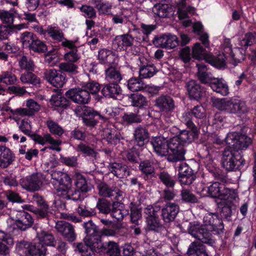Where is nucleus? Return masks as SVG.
<instances>
[{"label": "nucleus", "instance_id": "de8ad7c7", "mask_svg": "<svg viewBox=\"0 0 256 256\" xmlns=\"http://www.w3.org/2000/svg\"><path fill=\"white\" fill-rule=\"evenodd\" d=\"M156 72V68L153 65L142 66L139 70L140 77L141 78H150L154 76Z\"/></svg>", "mask_w": 256, "mask_h": 256}, {"label": "nucleus", "instance_id": "bb28decb", "mask_svg": "<svg viewBox=\"0 0 256 256\" xmlns=\"http://www.w3.org/2000/svg\"><path fill=\"white\" fill-rule=\"evenodd\" d=\"M89 3L94 5L100 15L111 14L112 4L102 0H89Z\"/></svg>", "mask_w": 256, "mask_h": 256}, {"label": "nucleus", "instance_id": "3c124183", "mask_svg": "<svg viewBox=\"0 0 256 256\" xmlns=\"http://www.w3.org/2000/svg\"><path fill=\"white\" fill-rule=\"evenodd\" d=\"M82 15L88 19H94L96 18V11L95 8L90 5L82 4L78 7Z\"/></svg>", "mask_w": 256, "mask_h": 256}, {"label": "nucleus", "instance_id": "c756f323", "mask_svg": "<svg viewBox=\"0 0 256 256\" xmlns=\"http://www.w3.org/2000/svg\"><path fill=\"white\" fill-rule=\"evenodd\" d=\"M188 254V256H209L205 246L200 242H194L190 246Z\"/></svg>", "mask_w": 256, "mask_h": 256}, {"label": "nucleus", "instance_id": "37998d69", "mask_svg": "<svg viewBox=\"0 0 256 256\" xmlns=\"http://www.w3.org/2000/svg\"><path fill=\"white\" fill-rule=\"evenodd\" d=\"M139 169L145 174V177L153 176L154 174V168L152 163L148 160L141 162L139 165Z\"/></svg>", "mask_w": 256, "mask_h": 256}, {"label": "nucleus", "instance_id": "39448f33", "mask_svg": "<svg viewBox=\"0 0 256 256\" xmlns=\"http://www.w3.org/2000/svg\"><path fill=\"white\" fill-rule=\"evenodd\" d=\"M84 244H74L76 250L82 256H94L102 247L100 232L86 236L84 239Z\"/></svg>", "mask_w": 256, "mask_h": 256}, {"label": "nucleus", "instance_id": "338daca9", "mask_svg": "<svg viewBox=\"0 0 256 256\" xmlns=\"http://www.w3.org/2000/svg\"><path fill=\"white\" fill-rule=\"evenodd\" d=\"M80 56L78 53V50H74L66 52L64 56V58L66 62H70L74 64L80 58Z\"/></svg>", "mask_w": 256, "mask_h": 256}, {"label": "nucleus", "instance_id": "13d9d810", "mask_svg": "<svg viewBox=\"0 0 256 256\" xmlns=\"http://www.w3.org/2000/svg\"><path fill=\"white\" fill-rule=\"evenodd\" d=\"M50 102L54 106L66 108L69 105L68 101L61 94L52 96Z\"/></svg>", "mask_w": 256, "mask_h": 256}, {"label": "nucleus", "instance_id": "052dcab7", "mask_svg": "<svg viewBox=\"0 0 256 256\" xmlns=\"http://www.w3.org/2000/svg\"><path fill=\"white\" fill-rule=\"evenodd\" d=\"M122 119L124 122L128 124L133 123H140L142 121L140 116L133 112L124 113L122 117Z\"/></svg>", "mask_w": 256, "mask_h": 256}, {"label": "nucleus", "instance_id": "09e8293b", "mask_svg": "<svg viewBox=\"0 0 256 256\" xmlns=\"http://www.w3.org/2000/svg\"><path fill=\"white\" fill-rule=\"evenodd\" d=\"M146 222L148 228L150 230L160 232L164 230V228L160 222L159 217L146 218Z\"/></svg>", "mask_w": 256, "mask_h": 256}, {"label": "nucleus", "instance_id": "2f4dec72", "mask_svg": "<svg viewBox=\"0 0 256 256\" xmlns=\"http://www.w3.org/2000/svg\"><path fill=\"white\" fill-rule=\"evenodd\" d=\"M76 188H72L73 192L78 191L80 194V198H81V192H87L90 190V186H88L86 178L80 174L76 175V181L75 182Z\"/></svg>", "mask_w": 256, "mask_h": 256}, {"label": "nucleus", "instance_id": "8fccbe9b", "mask_svg": "<svg viewBox=\"0 0 256 256\" xmlns=\"http://www.w3.org/2000/svg\"><path fill=\"white\" fill-rule=\"evenodd\" d=\"M46 124L50 132L54 134L60 136L64 133V130L63 128L58 122L51 119L46 122Z\"/></svg>", "mask_w": 256, "mask_h": 256}, {"label": "nucleus", "instance_id": "f8f14e48", "mask_svg": "<svg viewBox=\"0 0 256 256\" xmlns=\"http://www.w3.org/2000/svg\"><path fill=\"white\" fill-rule=\"evenodd\" d=\"M180 208L178 204L168 202L163 206L161 210V216L165 222L169 223L175 219L179 212Z\"/></svg>", "mask_w": 256, "mask_h": 256}, {"label": "nucleus", "instance_id": "ddd939ff", "mask_svg": "<svg viewBox=\"0 0 256 256\" xmlns=\"http://www.w3.org/2000/svg\"><path fill=\"white\" fill-rule=\"evenodd\" d=\"M57 231L70 242H73L76 238V234L72 225L64 221L58 222L55 226Z\"/></svg>", "mask_w": 256, "mask_h": 256}, {"label": "nucleus", "instance_id": "ea45409f", "mask_svg": "<svg viewBox=\"0 0 256 256\" xmlns=\"http://www.w3.org/2000/svg\"><path fill=\"white\" fill-rule=\"evenodd\" d=\"M228 58H229L228 54L222 52L216 56H212L210 54L208 60L214 66L220 68L226 66V60Z\"/></svg>", "mask_w": 256, "mask_h": 256}, {"label": "nucleus", "instance_id": "9b49d317", "mask_svg": "<svg viewBox=\"0 0 256 256\" xmlns=\"http://www.w3.org/2000/svg\"><path fill=\"white\" fill-rule=\"evenodd\" d=\"M66 95L74 102L80 104H88L90 100L89 92L82 86L72 88L66 92Z\"/></svg>", "mask_w": 256, "mask_h": 256}, {"label": "nucleus", "instance_id": "473e14b6", "mask_svg": "<svg viewBox=\"0 0 256 256\" xmlns=\"http://www.w3.org/2000/svg\"><path fill=\"white\" fill-rule=\"evenodd\" d=\"M110 213L112 218L118 221H120L128 214V211L123 208V206L120 203L115 202L112 204V208Z\"/></svg>", "mask_w": 256, "mask_h": 256}, {"label": "nucleus", "instance_id": "603ef678", "mask_svg": "<svg viewBox=\"0 0 256 256\" xmlns=\"http://www.w3.org/2000/svg\"><path fill=\"white\" fill-rule=\"evenodd\" d=\"M18 80L16 76L10 71L4 72L0 75V82L4 83L6 85L14 84Z\"/></svg>", "mask_w": 256, "mask_h": 256}, {"label": "nucleus", "instance_id": "864d4df0", "mask_svg": "<svg viewBox=\"0 0 256 256\" xmlns=\"http://www.w3.org/2000/svg\"><path fill=\"white\" fill-rule=\"evenodd\" d=\"M158 178L166 187L172 188L175 184L174 178L166 171L163 170L158 174Z\"/></svg>", "mask_w": 256, "mask_h": 256}, {"label": "nucleus", "instance_id": "4468645a", "mask_svg": "<svg viewBox=\"0 0 256 256\" xmlns=\"http://www.w3.org/2000/svg\"><path fill=\"white\" fill-rule=\"evenodd\" d=\"M98 194L104 197H114L116 200H120L122 198L124 192L115 187H110L107 184L101 182L97 186Z\"/></svg>", "mask_w": 256, "mask_h": 256}, {"label": "nucleus", "instance_id": "5fc2aeb1", "mask_svg": "<svg viewBox=\"0 0 256 256\" xmlns=\"http://www.w3.org/2000/svg\"><path fill=\"white\" fill-rule=\"evenodd\" d=\"M46 32L52 39L61 42L64 38V34L58 26H48Z\"/></svg>", "mask_w": 256, "mask_h": 256}, {"label": "nucleus", "instance_id": "72a5a7b5", "mask_svg": "<svg viewBox=\"0 0 256 256\" xmlns=\"http://www.w3.org/2000/svg\"><path fill=\"white\" fill-rule=\"evenodd\" d=\"M102 92L106 96L116 98L121 93V88L118 84L111 82L104 86Z\"/></svg>", "mask_w": 256, "mask_h": 256}, {"label": "nucleus", "instance_id": "e2e57ef3", "mask_svg": "<svg viewBox=\"0 0 256 256\" xmlns=\"http://www.w3.org/2000/svg\"><path fill=\"white\" fill-rule=\"evenodd\" d=\"M82 226L84 228V232L86 234V236L100 232L97 226L91 220L84 222Z\"/></svg>", "mask_w": 256, "mask_h": 256}, {"label": "nucleus", "instance_id": "a211bd4d", "mask_svg": "<svg viewBox=\"0 0 256 256\" xmlns=\"http://www.w3.org/2000/svg\"><path fill=\"white\" fill-rule=\"evenodd\" d=\"M156 106L163 112H169L175 108L174 102L170 96L162 95L156 100Z\"/></svg>", "mask_w": 256, "mask_h": 256}, {"label": "nucleus", "instance_id": "49530a36", "mask_svg": "<svg viewBox=\"0 0 256 256\" xmlns=\"http://www.w3.org/2000/svg\"><path fill=\"white\" fill-rule=\"evenodd\" d=\"M192 114L190 110L184 112L180 118L181 122L185 124L188 128L190 129L194 132H196L197 128L192 120Z\"/></svg>", "mask_w": 256, "mask_h": 256}, {"label": "nucleus", "instance_id": "a878e982", "mask_svg": "<svg viewBox=\"0 0 256 256\" xmlns=\"http://www.w3.org/2000/svg\"><path fill=\"white\" fill-rule=\"evenodd\" d=\"M236 198H234L232 199L226 198L218 204V208L222 218H228L231 216L232 201L235 200Z\"/></svg>", "mask_w": 256, "mask_h": 256}, {"label": "nucleus", "instance_id": "bf43d9fd", "mask_svg": "<svg viewBox=\"0 0 256 256\" xmlns=\"http://www.w3.org/2000/svg\"><path fill=\"white\" fill-rule=\"evenodd\" d=\"M36 38L32 32H24L21 34L20 42L23 47L30 49Z\"/></svg>", "mask_w": 256, "mask_h": 256}, {"label": "nucleus", "instance_id": "c03bdc74", "mask_svg": "<svg viewBox=\"0 0 256 256\" xmlns=\"http://www.w3.org/2000/svg\"><path fill=\"white\" fill-rule=\"evenodd\" d=\"M106 78L112 83L117 84L122 80L120 72L114 68L110 66L106 70Z\"/></svg>", "mask_w": 256, "mask_h": 256}, {"label": "nucleus", "instance_id": "774afa93", "mask_svg": "<svg viewBox=\"0 0 256 256\" xmlns=\"http://www.w3.org/2000/svg\"><path fill=\"white\" fill-rule=\"evenodd\" d=\"M76 150L78 152H82L86 156H91L92 157H96V153L94 150L88 146L84 144H80L76 148Z\"/></svg>", "mask_w": 256, "mask_h": 256}, {"label": "nucleus", "instance_id": "79ce46f5", "mask_svg": "<svg viewBox=\"0 0 256 256\" xmlns=\"http://www.w3.org/2000/svg\"><path fill=\"white\" fill-rule=\"evenodd\" d=\"M254 44H256V32L247 33L244 38L239 40V45L244 48Z\"/></svg>", "mask_w": 256, "mask_h": 256}, {"label": "nucleus", "instance_id": "1a4fd4ad", "mask_svg": "<svg viewBox=\"0 0 256 256\" xmlns=\"http://www.w3.org/2000/svg\"><path fill=\"white\" fill-rule=\"evenodd\" d=\"M153 147L156 154L158 156H168V160L169 162H176L178 160H169L170 156H175L174 152L170 150V142L161 136H157L152 138L150 142Z\"/></svg>", "mask_w": 256, "mask_h": 256}, {"label": "nucleus", "instance_id": "4be33fe9", "mask_svg": "<svg viewBox=\"0 0 256 256\" xmlns=\"http://www.w3.org/2000/svg\"><path fill=\"white\" fill-rule=\"evenodd\" d=\"M15 156L10 150L4 146H0V167L6 168L14 160Z\"/></svg>", "mask_w": 256, "mask_h": 256}, {"label": "nucleus", "instance_id": "2eb2a0df", "mask_svg": "<svg viewBox=\"0 0 256 256\" xmlns=\"http://www.w3.org/2000/svg\"><path fill=\"white\" fill-rule=\"evenodd\" d=\"M82 111V122L87 126L94 127L97 124L98 120L95 118L96 116H98L100 118H102L98 112L94 110L92 108L84 106Z\"/></svg>", "mask_w": 256, "mask_h": 256}, {"label": "nucleus", "instance_id": "5701e85b", "mask_svg": "<svg viewBox=\"0 0 256 256\" xmlns=\"http://www.w3.org/2000/svg\"><path fill=\"white\" fill-rule=\"evenodd\" d=\"M186 88L188 94L191 98L198 100L202 97L203 90L196 81L189 80L186 83Z\"/></svg>", "mask_w": 256, "mask_h": 256}, {"label": "nucleus", "instance_id": "c9c22d12", "mask_svg": "<svg viewBox=\"0 0 256 256\" xmlns=\"http://www.w3.org/2000/svg\"><path fill=\"white\" fill-rule=\"evenodd\" d=\"M104 252L106 256H120V250L118 244L114 242H106L102 244Z\"/></svg>", "mask_w": 256, "mask_h": 256}, {"label": "nucleus", "instance_id": "6e6d98bb", "mask_svg": "<svg viewBox=\"0 0 256 256\" xmlns=\"http://www.w3.org/2000/svg\"><path fill=\"white\" fill-rule=\"evenodd\" d=\"M96 207L100 212L104 214L110 212L112 208V204L104 198H99L96 203Z\"/></svg>", "mask_w": 256, "mask_h": 256}, {"label": "nucleus", "instance_id": "f3484780", "mask_svg": "<svg viewBox=\"0 0 256 256\" xmlns=\"http://www.w3.org/2000/svg\"><path fill=\"white\" fill-rule=\"evenodd\" d=\"M46 248L39 242L34 243L26 242L24 244V252L28 256H44Z\"/></svg>", "mask_w": 256, "mask_h": 256}, {"label": "nucleus", "instance_id": "69168bd1", "mask_svg": "<svg viewBox=\"0 0 256 256\" xmlns=\"http://www.w3.org/2000/svg\"><path fill=\"white\" fill-rule=\"evenodd\" d=\"M59 68L62 72L74 73L77 72L78 66L74 63L64 62L60 64Z\"/></svg>", "mask_w": 256, "mask_h": 256}, {"label": "nucleus", "instance_id": "b1692460", "mask_svg": "<svg viewBox=\"0 0 256 256\" xmlns=\"http://www.w3.org/2000/svg\"><path fill=\"white\" fill-rule=\"evenodd\" d=\"M210 86L214 91L222 96H226L229 94L228 85L223 78H215Z\"/></svg>", "mask_w": 256, "mask_h": 256}, {"label": "nucleus", "instance_id": "c85d7f7f", "mask_svg": "<svg viewBox=\"0 0 256 256\" xmlns=\"http://www.w3.org/2000/svg\"><path fill=\"white\" fill-rule=\"evenodd\" d=\"M36 238L38 242L43 246H54L56 240L50 232L45 230H40L37 231Z\"/></svg>", "mask_w": 256, "mask_h": 256}, {"label": "nucleus", "instance_id": "f257e3e1", "mask_svg": "<svg viewBox=\"0 0 256 256\" xmlns=\"http://www.w3.org/2000/svg\"><path fill=\"white\" fill-rule=\"evenodd\" d=\"M203 220L204 226L195 222L190 223L188 233L202 242L212 245L214 242L210 231L215 232L216 234L222 233L224 230V224L215 213L206 214Z\"/></svg>", "mask_w": 256, "mask_h": 256}, {"label": "nucleus", "instance_id": "58836bf2", "mask_svg": "<svg viewBox=\"0 0 256 256\" xmlns=\"http://www.w3.org/2000/svg\"><path fill=\"white\" fill-rule=\"evenodd\" d=\"M15 8H11L10 10H0V20L3 23L10 26L13 24L14 18L16 14Z\"/></svg>", "mask_w": 256, "mask_h": 256}, {"label": "nucleus", "instance_id": "393cba45", "mask_svg": "<svg viewBox=\"0 0 256 256\" xmlns=\"http://www.w3.org/2000/svg\"><path fill=\"white\" fill-rule=\"evenodd\" d=\"M134 38L132 36L126 34L116 36L114 40L113 45L114 46H116L117 48L122 50L132 46Z\"/></svg>", "mask_w": 256, "mask_h": 256}, {"label": "nucleus", "instance_id": "423d86ee", "mask_svg": "<svg viewBox=\"0 0 256 256\" xmlns=\"http://www.w3.org/2000/svg\"><path fill=\"white\" fill-rule=\"evenodd\" d=\"M244 164L245 160L238 152L232 150H224L222 158V165L226 170H240Z\"/></svg>", "mask_w": 256, "mask_h": 256}, {"label": "nucleus", "instance_id": "a19ab883", "mask_svg": "<svg viewBox=\"0 0 256 256\" xmlns=\"http://www.w3.org/2000/svg\"><path fill=\"white\" fill-rule=\"evenodd\" d=\"M192 56L196 59L208 60L210 54L200 44L196 43L192 48Z\"/></svg>", "mask_w": 256, "mask_h": 256}, {"label": "nucleus", "instance_id": "4c0bfd02", "mask_svg": "<svg viewBox=\"0 0 256 256\" xmlns=\"http://www.w3.org/2000/svg\"><path fill=\"white\" fill-rule=\"evenodd\" d=\"M228 56L231 62L236 66L238 63L241 62L244 60L245 52L242 49L235 48L228 54Z\"/></svg>", "mask_w": 256, "mask_h": 256}, {"label": "nucleus", "instance_id": "0e129e2a", "mask_svg": "<svg viewBox=\"0 0 256 256\" xmlns=\"http://www.w3.org/2000/svg\"><path fill=\"white\" fill-rule=\"evenodd\" d=\"M126 9L122 10L118 13L114 14H112V21L116 24H124L128 19V17L125 14L126 12Z\"/></svg>", "mask_w": 256, "mask_h": 256}, {"label": "nucleus", "instance_id": "0eeeda50", "mask_svg": "<svg viewBox=\"0 0 256 256\" xmlns=\"http://www.w3.org/2000/svg\"><path fill=\"white\" fill-rule=\"evenodd\" d=\"M225 140L226 144L236 152L246 150L252 142V140L250 137L244 134H239L236 132L228 133Z\"/></svg>", "mask_w": 256, "mask_h": 256}, {"label": "nucleus", "instance_id": "7c9ffc66", "mask_svg": "<svg viewBox=\"0 0 256 256\" xmlns=\"http://www.w3.org/2000/svg\"><path fill=\"white\" fill-rule=\"evenodd\" d=\"M148 132L144 128L139 126L134 130V138L137 145L144 146L148 141Z\"/></svg>", "mask_w": 256, "mask_h": 256}, {"label": "nucleus", "instance_id": "4d7b16f0", "mask_svg": "<svg viewBox=\"0 0 256 256\" xmlns=\"http://www.w3.org/2000/svg\"><path fill=\"white\" fill-rule=\"evenodd\" d=\"M18 66L22 70H32L34 67V63L30 56H23L18 59Z\"/></svg>", "mask_w": 256, "mask_h": 256}, {"label": "nucleus", "instance_id": "e433bc0d", "mask_svg": "<svg viewBox=\"0 0 256 256\" xmlns=\"http://www.w3.org/2000/svg\"><path fill=\"white\" fill-rule=\"evenodd\" d=\"M178 13L180 19L188 17V13L194 12V8L186 4V0H180L177 4Z\"/></svg>", "mask_w": 256, "mask_h": 256}, {"label": "nucleus", "instance_id": "680f3d73", "mask_svg": "<svg viewBox=\"0 0 256 256\" xmlns=\"http://www.w3.org/2000/svg\"><path fill=\"white\" fill-rule=\"evenodd\" d=\"M160 207L159 206H148L144 208V212L147 215L146 218H155L159 217Z\"/></svg>", "mask_w": 256, "mask_h": 256}, {"label": "nucleus", "instance_id": "6e6552de", "mask_svg": "<svg viewBox=\"0 0 256 256\" xmlns=\"http://www.w3.org/2000/svg\"><path fill=\"white\" fill-rule=\"evenodd\" d=\"M206 191L212 197L218 198L222 200L226 198H234L238 196L234 190L228 188L223 184L218 182H213L207 188Z\"/></svg>", "mask_w": 256, "mask_h": 256}, {"label": "nucleus", "instance_id": "6ab92c4d", "mask_svg": "<svg viewBox=\"0 0 256 256\" xmlns=\"http://www.w3.org/2000/svg\"><path fill=\"white\" fill-rule=\"evenodd\" d=\"M98 60L100 63L108 66L115 64L118 62V56L110 50L102 48L98 52Z\"/></svg>", "mask_w": 256, "mask_h": 256}, {"label": "nucleus", "instance_id": "cd10ccee", "mask_svg": "<svg viewBox=\"0 0 256 256\" xmlns=\"http://www.w3.org/2000/svg\"><path fill=\"white\" fill-rule=\"evenodd\" d=\"M198 69L197 73L199 80L203 84L210 85L215 78L212 76L211 73L208 72L206 65L202 64H196Z\"/></svg>", "mask_w": 256, "mask_h": 256}, {"label": "nucleus", "instance_id": "a18cd8bd", "mask_svg": "<svg viewBox=\"0 0 256 256\" xmlns=\"http://www.w3.org/2000/svg\"><path fill=\"white\" fill-rule=\"evenodd\" d=\"M20 80L22 84L36 85L40 83V78L31 72H24L20 76Z\"/></svg>", "mask_w": 256, "mask_h": 256}, {"label": "nucleus", "instance_id": "9d476101", "mask_svg": "<svg viewBox=\"0 0 256 256\" xmlns=\"http://www.w3.org/2000/svg\"><path fill=\"white\" fill-rule=\"evenodd\" d=\"M44 178L43 174L36 172L22 178L20 183L23 188L30 192H34L40 189Z\"/></svg>", "mask_w": 256, "mask_h": 256}, {"label": "nucleus", "instance_id": "412c9836", "mask_svg": "<svg viewBox=\"0 0 256 256\" xmlns=\"http://www.w3.org/2000/svg\"><path fill=\"white\" fill-rule=\"evenodd\" d=\"M128 88L132 92H137L140 90H148L150 92H154V91L157 90L152 87L150 86L141 80L136 78H130L127 84Z\"/></svg>", "mask_w": 256, "mask_h": 256}, {"label": "nucleus", "instance_id": "aec40b11", "mask_svg": "<svg viewBox=\"0 0 256 256\" xmlns=\"http://www.w3.org/2000/svg\"><path fill=\"white\" fill-rule=\"evenodd\" d=\"M33 224V219L30 214L24 212H18L16 215V224L22 230H25Z\"/></svg>", "mask_w": 256, "mask_h": 256}, {"label": "nucleus", "instance_id": "20e7f679", "mask_svg": "<svg viewBox=\"0 0 256 256\" xmlns=\"http://www.w3.org/2000/svg\"><path fill=\"white\" fill-rule=\"evenodd\" d=\"M196 132L183 130L179 134L174 136L170 140V150L174 152L175 156H170L169 160H182L184 159L185 150L184 144H189L194 138V134Z\"/></svg>", "mask_w": 256, "mask_h": 256}, {"label": "nucleus", "instance_id": "f03ea898", "mask_svg": "<svg viewBox=\"0 0 256 256\" xmlns=\"http://www.w3.org/2000/svg\"><path fill=\"white\" fill-rule=\"evenodd\" d=\"M50 183L57 191L58 195L62 198L74 201L80 198V192L72 191V180L66 173L61 171H52Z\"/></svg>", "mask_w": 256, "mask_h": 256}, {"label": "nucleus", "instance_id": "f704fd0d", "mask_svg": "<svg viewBox=\"0 0 256 256\" xmlns=\"http://www.w3.org/2000/svg\"><path fill=\"white\" fill-rule=\"evenodd\" d=\"M152 10L154 14L161 18L168 17L174 14L173 8L166 4H156Z\"/></svg>", "mask_w": 256, "mask_h": 256}, {"label": "nucleus", "instance_id": "7ed1b4c3", "mask_svg": "<svg viewBox=\"0 0 256 256\" xmlns=\"http://www.w3.org/2000/svg\"><path fill=\"white\" fill-rule=\"evenodd\" d=\"M19 129L25 134L30 136L34 141L38 143L44 145L49 144L51 146H48L42 150V151L46 148L54 150L56 152H60L61 148L60 145L61 141L58 140L54 139L50 134H45L43 136L34 134L32 130L30 122L28 120H22L20 125Z\"/></svg>", "mask_w": 256, "mask_h": 256}, {"label": "nucleus", "instance_id": "dca6fc26", "mask_svg": "<svg viewBox=\"0 0 256 256\" xmlns=\"http://www.w3.org/2000/svg\"><path fill=\"white\" fill-rule=\"evenodd\" d=\"M213 104L220 110L236 114V99L226 100L225 98H216L214 100Z\"/></svg>", "mask_w": 256, "mask_h": 256}]
</instances>
